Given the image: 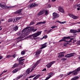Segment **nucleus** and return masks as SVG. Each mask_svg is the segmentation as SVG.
Listing matches in <instances>:
<instances>
[{"instance_id":"obj_1","label":"nucleus","mask_w":80,"mask_h":80,"mask_svg":"<svg viewBox=\"0 0 80 80\" xmlns=\"http://www.w3.org/2000/svg\"><path fill=\"white\" fill-rule=\"evenodd\" d=\"M30 27H28L26 28L23 29L22 31L18 32L17 33L18 35H22V36H24L23 37H24L25 36L28 35L30 34V30L29 28Z\"/></svg>"},{"instance_id":"obj_2","label":"nucleus","mask_w":80,"mask_h":80,"mask_svg":"<svg viewBox=\"0 0 80 80\" xmlns=\"http://www.w3.org/2000/svg\"><path fill=\"white\" fill-rule=\"evenodd\" d=\"M6 3L4 2H1L0 3V7L2 8H3L4 9H9L10 8H13L14 6H6Z\"/></svg>"},{"instance_id":"obj_3","label":"nucleus","mask_w":80,"mask_h":80,"mask_svg":"<svg viewBox=\"0 0 80 80\" xmlns=\"http://www.w3.org/2000/svg\"><path fill=\"white\" fill-rule=\"evenodd\" d=\"M41 33H42V31H38L34 34H33L32 35H30V37L31 38V37H33V38H35V37H37L39 36V35L41 34Z\"/></svg>"},{"instance_id":"obj_4","label":"nucleus","mask_w":80,"mask_h":80,"mask_svg":"<svg viewBox=\"0 0 80 80\" xmlns=\"http://www.w3.org/2000/svg\"><path fill=\"white\" fill-rule=\"evenodd\" d=\"M38 5V3L36 2L32 3L28 6V8H32V7H37Z\"/></svg>"},{"instance_id":"obj_5","label":"nucleus","mask_w":80,"mask_h":80,"mask_svg":"<svg viewBox=\"0 0 80 80\" xmlns=\"http://www.w3.org/2000/svg\"><path fill=\"white\" fill-rule=\"evenodd\" d=\"M75 55H76V53L75 52H73L72 53L70 54H68L65 56V58H70V57H73V56H74Z\"/></svg>"},{"instance_id":"obj_6","label":"nucleus","mask_w":80,"mask_h":80,"mask_svg":"<svg viewBox=\"0 0 80 80\" xmlns=\"http://www.w3.org/2000/svg\"><path fill=\"white\" fill-rule=\"evenodd\" d=\"M80 70V67H79L78 68L72 71L74 75H77V73H78V72H79Z\"/></svg>"},{"instance_id":"obj_7","label":"nucleus","mask_w":80,"mask_h":80,"mask_svg":"<svg viewBox=\"0 0 80 80\" xmlns=\"http://www.w3.org/2000/svg\"><path fill=\"white\" fill-rule=\"evenodd\" d=\"M65 53V52H61L60 53H58V58H61V57H64V53Z\"/></svg>"},{"instance_id":"obj_8","label":"nucleus","mask_w":80,"mask_h":80,"mask_svg":"<svg viewBox=\"0 0 80 80\" xmlns=\"http://www.w3.org/2000/svg\"><path fill=\"white\" fill-rule=\"evenodd\" d=\"M52 15L53 17V20H54L55 18H58V17H59L60 16V15L57 14V13L56 12H54L53 13Z\"/></svg>"},{"instance_id":"obj_9","label":"nucleus","mask_w":80,"mask_h":80,"mask_svg":"<svg viewBox=\"0 0 80 80\" xmlns=\"http://www.w3.org/2000/svg\"><path fill=\"white\" fill-rule=\"evenodd\" d=\"M68 15L70 17H71V18H72L74 19H77L78 18V17L77 16H75L73 15V14H68Z\"/></svg>"},{"instance_id":"obj_10","label":"nucleus","mask_w":80,"mask_h":80,"mask_svg":"<svg viewBox=\"0 0 80 80\" xmlns=\"http://www.w3.org/2000/svg\"><path fill=\"white\" fill-rule=\"evenodd\" d=\"M41 53V51H39L37 52H36V54L34 55L35 57V58H38L39 57V56H40V54Z\"/></svg>"},{"instance_id":"obj_11","label":"nucleus","mask_w":80,"mask_h":80,"mask_svg":"<svg viewBox=\"0 0 80 80\" xmlns=\"http://www.w3.org/2000/svg\"><path fill=\"white\" fill-rule=\"evenodd\" d=\"M55 63V61L50 62L47 66L48 68H50V67H52V65H53Z\"/></svg>"},{"instance_id":"obj_12","label":"nucleus","mask_w":80,"mask_h":80,"mask_svg":"<svg viewBox=\"0 0 80 80\" xmlns=\"http://www.w3.org/2000/svg\"><path fill=\"white\" fill-rule=\"evenodd\" d=\"M70 38V37H64L62 38V39H61L59 42H63L66 41V39H68Z\"/></svg>"},{"instance_id":"obj_13","label":"nucleus","mask_w":80,"mask_h":80,"mask_svg":"<svg viewBox=\"0 0 80 80\" xmlns=\"http://www.w3.org/2000/svg\"><path fill=\"white\" fill-rule=\"evenodd\" d=\"M45 13V11L44 10H41L39 12H38V16H40V15H43V14Z\"/></svg>"},{"instance_id":"obj_14","label":"nucleus","mask_w":80,"mask_h":80,"mask_svg":"<svg viewBox=\"0 0 80 80\" xmlns=\"http://www.w3.org/2000/svg\"><path fill=\"white\" fill-rule=\"evenodd\" d=\"M58 10L60 12L64 13V10L61 6H59L58 8Z\"/></svg>"},{"instance_id":"obj_15","label":"nucleus","mask_w":80,"mask_h":80,"mask_svg":"<svg viewBox=\"0 0 80 80\" xmlns=\"http://www.w3.org/2000/svg\"><path fill=\"white\" fill-rule=\"evenodd\" d=\"M41 76V75L40 74H38L33 78V80H37V79H38V78H39V77H40Z\"/></svg>"},{"instance_id":"obj_16","label":"nucleus","mask_w":80,"mask_h":80,"mask_svg":"<svg viewBox=\"0 0 80 80\" xmlns=\"http://www.w3.org/2000/svg\"><path fill=\"white\" fill-rule=\"evenodd\" d=\"M22 9H21L16 11L14 12V14H18V13H21L22 12Z\"/></svg>"},{"instance_id":"obj_17","label":"nucleus","mask_w":80,"mask_h":80,"mask_svg":"<svg viewBox=\"0 0 80 80\" xmlns=\"http://www.w3.org/2000/svg\"><path fill=\"white\" fill-rule=\"evenodd\" d=\"M70 32H71V33H77V31L75 30L71 29L70 30Z\"/></svg>"},{"instance_id":"obj_18","label":"nucleus","mask_w":80,"mask_h":80,"mask_svg":"<svg viewBox=\"0 0 80 80\" xmlns=\"http://www.w3.org/2000/svg\"><path fill=\"white\" fill-rule=\"evenodd\" d=\"M79 78V77L78 76H76L73 77V78L71 79L72 80H76L78 79Z\"/></svg>"},{"instance_id":"obj_19","label":"nucleus","mask_w":80,"mask_h":80,"mask_svg":"<svg viewBox=\"0 0 80 80\" xmlns=\"http://www.w3.org/2000/svg\"><path fill=\"white\" fill-rule=\"evenodd\" d=\"M18 27L16 26L13 28V30L14 31H17V30H18Z\"/></svg>"},{"instance_id":"obj_20","label":"nucleus","mask_w":80,"mask_h":80,"mask_svg":"<svg viewBox=\"0 0 80 80\" xmlns=\"http://www.w3.org/2000/svg\"><path fill=\"white\" fill-rule=\"evenodd\" d=\"M30 68H28L27 69V71H26V72L27 74H30Z\"/></svg>"},{"instance_id":"obj_21","label":"nucleus","mask_w":80,"mask_h":80,"mask_svg":"<svg viewBox=\"0 0 80 80\" xmlns=\"http://www.w3.org/2000/svg\"><path fill=\"white\" fill-rule=\"evenodd\" d=\"M47 43L46 42L44 44H43L44 45L42 46L41 48H40V49H43V48H45L46 47H47V45H46V44Z\"/></svg>"},{"instance_id":"obj_22","label":"nucleus","mask_w":80,"mask_h":80,"mask_svg":"<svg viewBox=\"0 0 80 80\" xmlns=\"http://www.w3.org/2000/svg\"><path fill=\"white\" fill-rule=\"evenodd\" d=\"M18 64H17V63H15L12 66V68H14L17 67H18Z\"/></svg>"},{"instance_id":"obj_23","label":"nucleus","mask_w":80,"mask_h":80,"mask_svg":"<svg viewBox=\"0 0 80 80\" xmlns=\"http://www.w3.org/2000/svg\"><path fill=\"white\" fill-rule=\"evenodd\" d=\"M17 40H18V42H20L22 40V38L21 37H20L18 38H17Z\"/></svg>"},{"instance_id":"obj_24","label":"nucleus","mask_w":80,"mask_h":80,"mask_svg":"<svg viewBox=\"0 0 80 80\" xmlns=\"http://www.w3.org/2000/svg\"><path fill=\"white\" fill-rule=\"evenodd\" d=\"M37 67V66H36V65H34L33 67H32V69L31 70L30 72H32V71H33L34 69H35V67Z\"/></svg>"},{"instance_id":"obj_25","label":"nucleus","mask_w":80,"mask_h":80,"mask_svg":"<svg viewBox=\"0 0 80 80\" xmlns=\"http://www.w3.org/2000/svg\"><path fill=\"white\" fill-rule=\"evenodd\" d=\"M17 19V18H14V20L13 21V23H15V22H17V21H18Z\"/></svg>"},{"instance_id":"obj_26","label":"nucleus","mask_w":80,"mask_h":80,"mask_svg":"<svg viewBox=\"0 0 80 80\" xmlns=\"http://www.w3.org/2000/svg\"><path fill=\"white\" fill-rule=\"evenodd\" d=\"M41 60V59H39L38 61H37V62L35 64V65H36V66H37L38 65V64L40 63V61Z\"/></svg>"},{"instance_id":"obj_27","label":"nucleus","mask_w":80,"mask_h":80,"mask_svg":"<svg viewBox=\"0 0 80 80\" xmlns=\"http://www.w3.org/2000/svg\"><path fill=\"white\" fill-rule=\"evenodd\" d=\"M18 70V69H16L12 71V73H16Z\"/></svg>"},{"instance_id":"obj_28","label":"nucleus","mask_w":80,"mask_h":80,"mask_svg":"<svg viewBox=\"0 0 80 80\" xmlns=\"http://www.w3.org/2000/svg\"><path fill=\"white\" fill-rule=\"evenodd\" d=\"M13 20V18H10L8 20V22H12Z\"/></svg>"},{"instance_id":"obj_29","label":"nucleus","mask_w":80,"mask_h":80,"mask_svg":"<svg viewBox=\"0 0 80 80\" xmlns=\"http://www.w3.org/2000/svg\"><path fill=\"white\" fill-rule=\"evenodd\" d=\"M19 63H20V62H22V61H23V60H25V59H20V58H19Z\"/></svg>"},{"instance_id":"obj_30","label":"nucleus","mask_w":80,"mask_h":80,"mask_svg":"<svg viewBox=\"0 0 80 80\" xmlns=\"http://www.w3.org/2000/svg\"><path fill=\"white\" fill-rule=\"evenodd\" d=\"M37 30V29H32L31 30V31H32V32H36Z\"/></svg>"},{"instance_id":"obj_31","label":"nucleus","mask_w":80,"mask_h":80,"mask_svg":"<svg viewBox=\"0 0 80 80\" xmlns=\"http://www.w3.org/2000/svg\"><path fill=\"white\" fill-rule=\"evenodd\" d=\"M22 76H23V75H21L19 76H18L17 78H16V80H18V79H19V78H21V77H22Z\"/></svg>"},{"instance_id":"obj_32","label":"nucleus","mask_w":80,"mask_h":80,"mask_svg":"<svg viewBox=\"0 0 80 80\" xmlns=\"http://www.w3.org/2000/svg\"><path fill=\"white\" fill-rule=\"evenodd\" d=\"M67 58H62V59L61 60V61H62V62H63V61H65V60H67Z\"/></svg>"},{"instance_id":"obj_33","label":"nucleus","mask_w":80,"mask_h":80,"mask_svg":"<svg viewBox=\"0 0 80 80\" xmlns=\"http://www.w3.org/2000/svg\"><path fill=\"white\" fill-rule=\"evenodd\" d=\"M36 74H34L32 76H30L29 77V78H33V77H35V76H36Z\"/></svg>"},{"instance_id":"obj_34","label":"nucleus","mask_w":80,"mask_h":80,"mask_svg":"<svg viewBox=\"0 0 80 80\" xmlns=\"http://www.w3.org/2000/svg\"><path fill=\"white\" fill-rule=\"evenodd\" d=\"M25 52L24 51H22L21 52V54L22 55H25Z\"/></svg>"},{"instance_id":"obj_35","label":"nucleus","mask_w":80,"mask_h":80,"mask_svg":"<svg viewBox=\"0 0 80 80\" xmlns=\"http://www.w3.org/2000/svg\"><path fill=\"white\" fill-rule=\"evenodd\" d=\"M76 44L78 45H80V40L76 42Z\"/></svg>"},{"instance_id":"obj_36","label":"nucleus","mask_w":80,"mask_h":80,"mask_svg":"<svg viewBox=\"0 0 80 80\" xmlns=\"http://www.w3.org/2000/svg\"><path fill=\"white\" fill-rule=\"evenodd\" d=\"M70 39H71L69 41H66V42H69V43H70V42H72V40L73 39V38H71Z\"/></svg>"},{"instance_id":"obj_37","label":"nucleus","mask_w":80,"mask_h":80,"mask_svg":"<svg viewBox=\"0 0 80 80\" xmlns=\"http://www.w3.org/2000/svg\"><path fill=\"white\" fill-rule=\"evenodd\" d=\"M52 76H49L48 77H47L46 79H45V80H48V79H49V78H51V77H52Z\"/></svg>"},{"instance_id":"obj_38","label":"nucleus","mask_w":80,"mask_h":80,"mask_svg":"<svg viewBox=\"0 0 80 80\" xmlns=\"http://www.w3.org/2000/svg\"><path fill=\"white\" fill-rule=\"evenodd\" d=\"M10 57H12V55H8L7 56V58H10Z\"/></svg>"},{"instance_id":"obj_39","label":"nucleus","mask_w":80,"mask_h":80,"mask_svg":"<svg viewBox=\"0 0 80 80\" xmlns=\"http://www.w3.org/2000/svg\"><path fill=\"white\" fill-rule=\"evenodd\" d=\"M45 15H47L48 14V11H45Z\"/></svg>"},{"instance_id":"obj_40","label":"nucleus","mask_w":80,"mask_h":80,"mask_svg":"<svg viewBox=\"0 0 80 80\" xmlns=\"http://www.w3.org/2000/svg\"><path fill=\"white\" fill-rule=\"evenodd\" d=\"M72 73H73V72H69L68 73V75H70V74H72Z\"/></svg>"},{"instance_id":"obj_41","label":"nucleus","mask_w":80,"mask_h":80,"mask_svg":"<svg viewBox=\"0 0 80 80\" xmlns=\"http://www.w3.org/2000/svg\"><path fill=\"white\" fill-rule=\"evenodd\" d=\"M63 75V74H60L59 76H58V77H60V78H62Z\"/></svg>"},{"instance_id":"obj_42","label":"nucleus","mask_w":80,"mask_h":80,"mask_svg":"<svg viewBox=\"0 0 80 80\" xmlns=\"http://www.w3.org/2000/svg\"><path fill=\"white\" fill-rule=\"evenodd\" d=\"M68 43H65L64 44H63L64 47H66L67 45L68 44Z\"/></svg>"},{"instance_id":"obj_43","label":"nucleus","mask_w":80,"mask_h":80,"mask_svg":"<svg viewBox=\"0 0 80 80\" xmlns=\"http://www.w3.org/2000/svg\"><path fill=\"white\" fill-rule=\"evenodd\" d=\"M34 22H31L30 24V25H33L34 24Z\"/></svg>"},{"instance_id":"obj_44","label":"nucleus","mask_w":80,"mask_h":80,"mask_svg":"<svg viewBox=\"0 0 80 80\" xmlns=\"http://www.w3.org/2000/svg\"><path fill=\"white\" fill-rule=\"evenodd\" d=\"M16 55L15 54L12 55V57H13V58H15L16 57Z\"/></svg>"},{"instance_id":"obj_45","label":"nucleus","mask_w":80,"mask_h":80,"mask_svg":"<svg viewBox=\"0 0 80 80\" xmlns=\"http://www.w3.org/2000/svg\"><path fill=\"white\" fill-rule=\"evenodd\" d=\"M40 24H41V22H38L36 24V25H40Z\"/></svg>"},{"instance_id":"obj_46","label":"nucleus","mask_w":80,"mask_h":80,"mask_svg":"<svg viewBox=\"0 0 80 80\" xmlns=\"http://www.w3.org/2000/svg\"><path fill=\"white\" fill-rule=\"evenodd\" d=\"M41 24H45V23H46V21H44L43 22H41Z\"/></svg>"},{"instance_id":"obj_47","label":"nucleus","mask_w":80,"mask_h":80,"mask_svg":"<svg viewBox=\"0 0 80 80\" xmlns=\"http://www.w3.org/2000/svg\"><path fill=\"white\" fill-rule=\"evenodd\" d=\"M21 18H22V17L17 18V19L18 20H18H20V19H21Z\"/></svg>"},{"instance_id":"obj_48","label":"nucleus","mask_w":80,"mask_h":80,"mask_svg":"<svg viewBox=\"0 0 80 80\" xmlns=\"http://www.w3.org/2000/svg\"><path fill=\"white\" fill-rule=\"evenodd\" d=\"M43 38H47V36L45 35L43 37Z\"/></svg>"},{"instance_id":"obj_49","label":"nucleus","mask_w":80,"mask_h":80,"mask_svg":"<svg viewBox=\"0 0 80 80\" xmlns=\"http://www.w3.org/2000/svg\"><path fill=\"white\" fill-rule=\"evenodd\" d=\"M56 27H57L56 26H53L51 28L53 29V28H56Z\"/></svg>"},{"instance_id":"obj_50","label":"nucleus","mask_w":80,"mask_h":80,"mask_svg":"<svg viewBox=\"0 0 80 80\" xmlns=\"http://www.w3.org/2000/svg\"><path fill=\"white\" fill-rule=\"evenodd\" d=\"M46 70H47V69H46V68H44L42 70V72H44V71H46Z\"/></svg>"},{"instance_id":"obj_51","label":"nucleus","mask_w":80,"mask_h":80,"mask_svg":"<svg viewBox=\"0 0 80 80\" xmlns=\"http://www.w3.org/2000/svg\"><path fill=\"white\" fill-rule=\"evenodd\" d=\"M52 74L53 73L51 72L50 73L48 74V75H49V76H51V75H52Z\"/></svg>"},{"instance_id":"obj_52","label":"nucleus","mask_w":80,"mask_h":80,"mask_svg":"<svg viewBox=\"0 0 80 80\" xmlns=\"http://www.w3.org/2000/svg\"><path fill=\"white\" fill-rule=\"evenodd\" d=\"M52 30V29H51L50 30H49L48 32V34L49 33H50V32H51V31Z\"/></svg>"},{"instance_id":"obj_53","label":"nucleus","mask_w":80,"mask_h":80,"mask_svg":"<svg viewBox=\"0 0 80 80\" xmlns=\"http://www.w3.org/2000/svg\"><path fill=\"white\" fill-rule=\"evenodd\" d=\"M66 22H67L66 21L62 22V24H64V23H66Z\"/></svg>"},{"instance_id":"obj_54","label":"nucleus","mask_w":80,"mask_h":80,"mask_svg":"<svg viewBox=\"0 0 80 80\" xmlns=\"http://www.w3.org/2000/svg\"><path fill=\"white\" fill-rule=\"evenodd\" d=\"M7 72V70H6L4 72H2V73H6V72Z\"/></svg>"},{"instance_id":"obj_55","label":"nucleus","mask_w":80,"mask_h":80,"mask_svg":"<svg viewBox=\"0 0 80 80\" xmlns=\"http://www.w3.org/2000/svg\"><path fill=\"white\" fill-rule=\"evenodd\" d=\"M34 0H30V1H29L30 3H31V2H32Z\"/></svg>"},{"instance_id":"obj_56","label":"nucleus","mask_w":80,"mask_h":80,"mask_svg":"<svg viewBox=\"0 0 80 80\" xmlns=\"http://www.w3.org/2000/svg\"><path fill=\"white\" fill-rule=\"evenodd\" d=\"M2 58H3V57L2 56H0V60H1V59H2Z\"/></svg>"},{"instance_id":"obj_57","label":"nucleus","mask_w":80,"mask_h":80,"mask_svg":"<svg viewBox=\"0 0 80 80\" xmlns=\"http://www.w3.org/2000/svg\"><path fill=\"white\" fill-rule=\"evenodd\" d=\"M3 73V72H2L1 74H0V77H1V76H2V75Z\"/></svg>"},{"instance_id":"obj_58","label":"nucleus","mask_w":80,"mask_h":80,"mask_svg":"<svg viewBox=\"0 0 80 80\" xmlns=\"http://www.w3.org/2000/svg\"><path fill=\"white\" fill-rule=\"evenodd\" d=\"M80 8H77L78 10H80Z\"/></svg>"},{"instance_id":"obj_59","label":"nucleus","mask_w":80,"mask_h":80,"mask_svg":"<svg viewBox=\"0 0 80 80\" xmlns=\"http://www.w3.org/2000/svg\"><path fill=\"white\" fill-rule=\"evenodd\" d=\"M24 57H21L20 58H19L20 59H22Z\"/></svg>"},{"instance_id":"obj_60","label":"nucleus","mask_w":80,"mask_h":80,"mask_svg":"<svg viewBox=\"0 0 80 80\" xmlns=\"http://www.w3.org/2000/svg\"><path fill=\"white\" fill-rule=\"evenodd\" d=\"M59 23H61V24H62V22L59 21Z\"/></svg>"},{"instance_id":"obj_61","label":"nucleus","mask_w":80,"mask_h":80,"mask_svg":"<svg viewBox=\"0 0 80 80\" xmlns=\"http://www.w3.org/2000/svg\"><path fill=\"white\" fill-rule=\"evenodd\" d=\"M49 42V44L52 43V42L51 41Z\"/></svg>"},{"instance_id":"obj_62","label":"nucleus","mask_w":80,"mask_h":80,"mask_svg":"<svg viewBox=\"0 0 80 80\" xmlns=\"http://www.w3.org/2000/svg\"><path fill=\"white\" fill-rule=\"evenodd\" d=\"M1 21H4V19H2L1 20Z\"/></svg>"},{"instance_id":"obj_63","label":"nucleus","mask_w":80,"mask_h":80,"mask_svg":"<svg viewBox=\"0 0 80 80\" xmlns=\"http://www.w3.org/2000/svg\"><path fill=\"white\" fill-rule=\"evenodd\" d=\"M52 2H55V1H56V0H52Z\"/></svg>"},{"instance_id":"obj_64","label":"nucleus","mask_w":80,"mask_h":80,"mask_svg":"<svg viewBox=\"0 0 80 80\" xmlns=\"http://www.w3.org/2000/svg\"><path fill=\"white\" fill-rule=\"evenodd\" d=\"M78 58L79 60H80V56Z\"/></svg>"}]
</instances>
